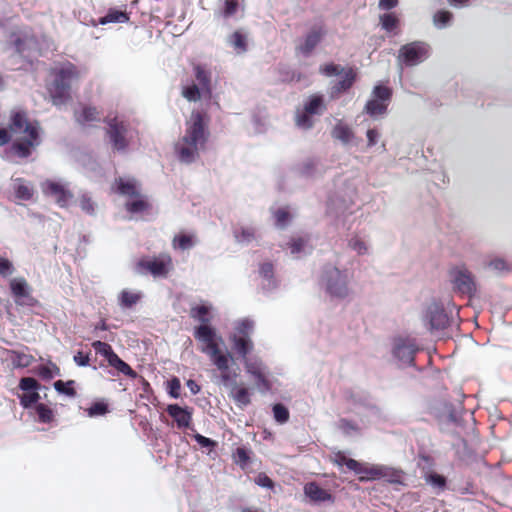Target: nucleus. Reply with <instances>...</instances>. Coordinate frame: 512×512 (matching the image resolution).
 <instances>
[{
  "mask_svg": "<svg viewBox=\"0 0 512 512\" xmlns=\"http://www.w3.org/2000/svg\"><path fill=\"white\" fill-rule=\"evenodd\" d=\"M275 223L279 227H284L292 218V214L287 207H279L273 211Z\"/></svg>",
  "mask_w": 512,
  "mask_h": 512,
  "instance_id": "obj_40",
  "label": "nucleus"
},
{
  "mask_svg": "<svg viewBox=\"0 0 512 512\" xmlns=\"http://www.w3.org/2000/svg\"><path fill=\"white\" fill-rule=\"evenodd\" d=\"M246 372L253 377L255 386L260 392H266L270 389L268 371L261 359L256 356H248L242 360Z\"/></svg>",
  "mask_w": 512,
  "mask_h": 512,
  "instance_id": "obj_11",
  "label": "nucleus"
},
{
  "mask_svg": "<svg viewBox=\"0 0 512 512\" xmlns=\"http://www.w3.org/2000/svg\"><path fill=\"white\" fill-rule=\"evenodd\" d=\"M331 135L346 147L356 146L359 142L353 128L343 121H339L335 124L331 131Z\"/></svg>",
  "mask_w": 512,
  "mask_h": 512,
  "instance_id": "obj_18",
  "label": "nucleus"
},
{
  "mask_svg": "<svg viewBox=\"0 0 512 512\" xmlns=\"http://www.w3.org/2000/svg\"><path fill=\"white\" fill-rule=\"evenodd\" d=\"M13 142V151L20 157L30 154L31 148L39 144V130L35 123L29 122L22 112H15L11 117L9 130L0 129V146Z\"/></svg>",
  "mask_w": 512,
  "mask_h": 512,
  "instance_id": "obj_3",
  "label": "nucleus"
},
{
  "mask_svg": "<svg viewBox=\"0 0 512 512\" xmlns=\"http://www.w3.org/2000/svg\"><path fill=\"white\" fill-rule=\"evenodd\" d=\"M234 460L238 465L245 468L249 461L248 451L244 448H237L234 453Z\"/></svg>",
  "mask_w": 512,
  "mask_h": 512,
  "instance_id": "obj_49",
  "label": "nucleus"
},
{
  "mask_svg": "<svg viewBox=\"0 0 512 512\" xmlns=\"http://www.w3.org/2000/svg\"><path fill=\"white\" fill-rule=\"evenodd\" d=\"M367 148L377 145L381 138V133L377 129H368L366 132Z\"/></svg>",
  "mask_w": 512,
  "mask_h": 512,
  "instance_id": "obj_51",
  "label": "nucleus"
},
{
  "mask_svg": "<svg viewBox=\"0 0 512 512\" xmlns=\"http://www.w3.org/2000/svg\"><path fill=\"white\" fill-rule=\"evenodd\" d=\"M429 56V46L424 42H412L404 45L399 51V61L408 66L422 63Z\"/></svg>",
  "mask_w": 512,
  "mask_h": 512,
  "instance_id": "obj_13",
  "label": "nucleus"
},
{
  "mask_svg": "<svg viewBox=\"0 0 512 512\" xmlns=\"http://www.w3.org/2000/svg\"><path fill=\"white\" fill-rule=\"evenodd\" d=\"M255 483L264 488H272L273 487V481L265 474H259L255 478Z\"/></svg>",
  "mask_w": 512,
  "mask_h": 512,
  "instance_id": "obj_57",
  "label": "nucleus"
},
{
  "mask_svg": "<svg viewBox=\"0 0 512 512\" xmlns=\"http://www.w3.org/2000/svg\"><path fill=\"white\" fill-rule=\"evenodd\" d=\"M209 117L205 112L193 111L185 122L184 134L174 143L175 158L182 164L199 160L209 140Z\"/></svg>",
  "mask_w": 512,
  "mask_h": 512,
  "instance_id": "obj_2",
  "label": "nucleus"
},
{
  "mask_svg": "<svg viewBox=\"0 0 512 512\" xmlns=\"http://www.w3.org/2000/svg\"><path fill=\"white\" fill-rule=\"evenodd\" d=\"M92 346L97 353L104 356L107 360L110 358V355L114 353L111 346L105 342L95 341Z\"/></svg>",
  "mask_w": 512,
  "mask_h": 512,
  "instance_id": "obj_47",
  "label": "nucleus"
},
{
  "mask_svg": "<svg viewBox=\"0 0 512 512\" xmlns=\"http://www.w3.org/2000/svg\"><path fill=\"white\" fill-rule=\"evenodd\" d=\"M232 362H233V360L229 363V372H230L231 376L233 377L232 381L228 382L227 384L225 382H223V383L225 386L234 385V387L231 389V396L233 397V399L236 401L237 404H239L241 406H245L250 403L249 391L244 386L235 385V380H236L238 374H237L236 370L231 369ZM221 379H223V378L221 377ZM222 381H224V380H222Z\"/></svg>",
  "mask_w": 512,
  "mask_h": 512,
  "instance_id": "obj_20",
  "label": "nucleus"
},
{
  "mask_svg": "<svg viewBox=\"0 0 512 512\" xmlns=\"http://www.w3.org/2000/svg\"><path fill=\"white\" fill-rule=\"evenodd\" d=\"M382 27L387 31H392L398 24V18L391 13L384 14L380 17Z\"/></svg>",
  "mask_w": 512,
  "mask_h": 512,
  "instance_id": "obj_45",
  "label": "nucleus"
},
{
  "mask_svg": "<svg viewBox=\"0 0 512 512\" xmlns=\"http://www.w3.org/2000/svg\"><path fill=\"white\" fill-rule=\"evenodd\" d=\"M451 19L452 14L449 11L442 10L434 14L433 23L437 28L442 29L450 23Z\"/></svg>",
  "mask_w": 512,
  "mask_h": 512,
  "instance_id": "obj_42",
  "label": "nucleus"
},
{
  "mask_svg": "<svg viewBox=\"0 0 512 512\" xmlns=\"http://www.w3.org/2000/svg\"><path fill=\"white\" fill-rule=\"evenodd\" d=\"M488 267L494 271L501 272L507 269V264L504 259L496 257L489 261Z\"/></svg>",
  "mask_w": 512,
  "mask_h": 512,
  "instance_id": "obj_56",
  "label": "nucleus"
},
{
  "mask_svg": "<svg viewBox=\"0 0 512 512\" xmlns=\"http://www.w3.org/2000/svg\"><path fill=\"white\" fill-rule=\"evenodd\" d=\"M182 96L189 102H197L202 98L210 97L211 94H203L202 88L194 82L187 83L182 87Z\"/></svg>",
  "mask_w": 512,
  "mask_h": 512,
  "instance_id": "obj_28",
  "label": "nucleus"
},
{
  "mask_svg": "<svg viewBox=\"0 0 512 512\" xmlns=\"http://www.w3.org/2000/svg\"><path fill=\"white\" fill-rule=\"evenodd\" d=\"M112 190L124 198V206L130 219L141 216L149 209V202L141 193L140 186L134 178L119 177L115 180Z\"/></svg>",
  "mask_w": 512,
  "mask_h": 512,
  "instance_id": "obj_6",
  "label": "nucleus"
},
{
  "mask_svg": "<svg viewBox=\"0 0 512 512\" xmlns=\"http://www.w3.org/2000/svg\"><path fill=\"white\" fill-rule=\"evenodd\" d=\"M259 275L262 278L261 287L264 291L269 292L277 287L274 279L273 265L271 263H263L259 268Z\"/></svg>",
  "mask_w": 512,
  "mask_h": 512,
  "instance_id": "obj_23",
  "label": "nucleus"
},
{
  "mask_svg": "<svg viewBox=\"0 0 512 512\" xmlns=\"http://www.w3.org/2000/svg\"><path fill=\"white\" fill-rule=\"evenodd\" d=\"M237 3L234 1H226L224 13L226 16H231L236 12Z\"/></svg>",
  "mask_w": 512,
  "mask_h": 512,
  "instance_id": "obj_62",
  "label": "nucleus"
},
{
  "mask_svg": "<svg viewBox=\"0 0 512 512\" xmlns=\"http://www.w3.org/2000/svg\"><path fill=\"white\" fill-rule=\"evenodd\" d=\"M228 44L233 48L236 54H243L248 49V37L245 33L236 31L229 36Z\"/></svg>",
  "mask_w": 512,
  "mask_h": 512,
  "instance_id": "obj_29",
  "label": "nucleus"
},
{
  "mask_svg": "<svg viewBox=\"0 0 512 512\" xmlns=\"http://www.w3.org/2000/svg\"><path fill=\"white\" fill-rule=\"evenodd\" d=\"M286 249L295 258H300L312 251V245L309 237H293L288 243Z\"/></svg>",
  "mask_w": 512,
  "mask_h": 512,
  "instance_id": "obj_21",
  "label": "nucleus"
},
{
  "mask_svg": "<svg viewBox=\"0 0 512 512\" xmlns=\"http://www.w3.org/2000/svg\"><path fill=\"white\" fill-rule=\"evenodd\" d=\"M10 289L15 298L21 299L29 295V285L24 278H14L10 281Z\"/></svg>",
  "mask_w": 512,
  "mask_h": 512,
  "instance_id": "obj_32",
  "label": "nucleus"
},
{
  "mask_svg": "<svg viewBox=\"0 0 512 512\" xmlns=\"http://www.w3.org/2000/svg\"><path fill=\"white\" fill-rule=\"evenodd\" d=\"M427 481L434 486L441 487L444 485V479L436 474H431L427 477Z\"/></svg>",
  "mask_w": 512,
  "mask_h": 512,
  "instance_id": "obj_61",
  "label": "nucleus"
},
{
  "mask_svg": "<svg viewBox=\"0 0 512 512\" xmlns=\"http://www.w3.org/2000/svg\"><path fill=\"white\" fill-rule=\"evenodd\" d=\"M36 411L40 421L46 423L52 420L53 414L51 409L48 407L44 405H38Z\"/></svg>",
  "mask_w": 512,
  "mask_h": 512,
  "instance_id": "obj_54",
  "label": "nucleus"
},
{
  "mask_svg": "<svg viewBox=\"0 0 512 512\" xmlns=\"http://www.w3.org/2000/svg\"><path fill=\"white\" fill-rule=\"evenodd\" d=\"M356 193V185L353 182L349 183L346 190L343 192V195H341V197L343 198V202L345 204L352 203L354 197L356 196Z\"/></svg>",
  "mask_w": 512,
  "mask_h": 512,
  "instance_id": "obj_53",
  "label": "nucleus"
},
{
  "mask_svg": "<svg viewBox=\"0 0 512 512\" xmlns=\"http://www.w3.org/2000/svg\"><path fill=\"white\" fill-rule=\"evenodd\" d=\"M349 247L358 255H367L369 253V241L360 235H356L349 240Z\"/></svg>",
  "mask_w": 512,
  "mask_h": 512,
  "instance_id": "obj_35",
  "label": "nucleus"
},
{
  "mask_svg": "<svg viewBox=\"0 0 512 512\" xmlns=\"http://www.w3.org/2000/svg\"><path fill=\"white\" fill-rule=\"evenodd\" d=\"M303 107L307 109L310 114L320 116L326 110V103L322 95L314 94L305 100Z\"/></svg>",
  "mask_w": 512,
  "mask_h": 512,
  "instance_id": "obj_25",
  "label": "nucleus"
},
{
  "mask_svg": "<svg viewBox=\"0 0 512 512\" xmlns=\"http://www.w3.org/2000/svg\"><path fill=\"white\" fill-rule=\"evenodd\" d=\"M14 266L7 258L0 257V275L8 277L14 273Z\"/></svg>",
  "mask_w": 512,
  "mask_h": 512,
  "instance_id": "obj_50",
  "label": "nucleus"
},
{
  "mask_svg": "<svg viewBox=\"0 0 512 512\" xmlns=\"http://www.w3.org/2000/svg\"><path fill=\"white\" fill-rule=\"evenodd\" d=\"M76 119L79 123L85 125L100 120V116L96 108L83 107L81 111L76 113Z\"/></svg>",
  "mask_w": 512,
  "mask_h": 512,
  "instance_id": "obj_34",
  "label": "nucleus"
},
{
  "mask_svg": "<svg viewBox=\"0 0 512 512\" xmlns=\"http://www.w3.org/2000/svg\"><path fill=\"white\" fill-rule=\"evenodd\" d=\"M42 192L53 199L60 207H67L73 202L74 195L68 184L62 180H46L41 183Z\"/></svg>",
  "mask_w": 512,
  "mask_h": 512,
  "instance_id": "obj_10",
  "label": "nucleus"
},
{
  "mask_svg": "<svg viewBox=\"0 0 512 512\" xmlns=\"http://www.w3.org/2000/svg\"><path fill=\"white\" fill-rule=\"evenodd\" d=\"M254 330V322L248 318L239 319L234 322L232 332L229 334V341L234 352L241 360L250 356L254 348L251 335Z\"/></svg>",
  "mask_w": 512,
  "mask_h": 512,
  "instance_id": "obj_7",
  "label": "nucleus"
},
{
  "mask_svg": "<svg viewBox=\"0 0 512 512\" xmlns=\"http://www.w3.org/2000/svg\"><path fill=\"white\" fill-rule=\"evenodd\" d=\"M336 462L339 466L345 465L349 470L354 471L359 475L361 480L375 479L382 475L380 468L362 464L356 460L347 458L344 455H338L336 457Z\"/></svg>",
  "mask_w": 512,
  "mask_h": 512,
  "instance_id": "obj_15",
  "label": "nucleus"
},
{
  "mask_svg": "<svg viewBox=\"0 0 512 512\" xmlns=\"http://www.w3.org/2000/svg\"><path fill=\"white\" fill-rule=\"evenodd\" d=\"M320 71L326 76L336 77V82L332 86V93H338L348 89L354 82L355 73L352 69H343L335 64H326Z\"/></svg>",
  "mask_w": 512,
  "mask_h": 512,
  "instance_id": "obj_12",
  "label": "nucleus"
},
{
  "mask_svg": "<svg viewBox=\"0 0 512 512\" xmlns=\"http://www.w3.org/2000/svg\"><path fill=\"white\" fill-rule=\"evenodd\" d=\"M194 75L197 81L196 84L202 88V93L211 94V72L201 65H196L194 67Z\"/></svg>",
  "mask_w": 512,
  "mask_h": 512,
  "instance_id": "obj_24",
  "label": "nucleus"
},
{
  "mask_svg": "<svg viewBox=\"0 0 512 512\" xmlns=\"http://www.w3.org/2000/svg\"><path fill=\"white\" fill-rule=\"evenodd\" d=\"M274 418L277 422L283 424L289 419V411L282 404H276L273 407Z\"/></svg>",
  "mask_w": 512,
  "mask_h": 512,
  "instance_id": "obj_44",
  "label": "nucleus"
},
{
  "mask_svg": "<svg viewBox=\"0 0 512 512\" xmlns=\"http://www.w3.org/2000/svg\"><path fill=\"white\" fill-rule=\"evenodd\" d=\"M142 297L140 291L124 289L119 295L120 305L129 308L135 305Z\"/></svg>",
  "mask_w": 512,
  "mask_h": 512,
  "instance_id": "obj_36",
  "label": "nucleus"
},
{
  "mask_svg": "<svg viewBox=\"0 0 512 512\" xmlns=\"http://www.w3.org/2000/svg\"><path fill=\"white\" fill-rule=\"evenodd\" d=\"M315 117L314 114H310L304 107L299 108L295 113V124L302 130H308L313 127Z\"/></svg>",
  "mask_w": 512,
  "mask_h": 512,
  "instance_id": "obj_30",
  "label": "nucleus"
},
{
  "mask_svg": "<svg viewBox=\"0 0 512 512\" xmlns=\"http://www.w3.org/2000/svg\"><path fill=\"white\" fill-rule=\"evenodd\" d=\"M167 412L176 421L179 428L189 427L191 412L188 409L172 404L167 407Z\"/></svg>",
  "mask_w": 512,
  "mask_h": 512,
  "instance_id": "obj_22",
  "label": "nucleus"
},
{
  "mask_svg": "<svg viewBox=\"0 0 512 512\" xmlns=\"http://www.w3.org/2000/svg\"><path fill=\"white\" fill-rule=\"evenodd\" d=\"M305 495L313 502H324L331 498V495L317 484L311 482L304 486Z\"/></svg>",
  "mask_w": 512,
  "mask_h": 512,
  "instance_id": "obj_26",
  "label": "nucleus"
},
{
  "mask_svg": "<svg viewBox=\"0 0 512 512\" xmlns=\"http://www.w3.org/2000/svg\"><path fill=\"white\" fill-rule=\"evenodd\" d=\"M15 46L16 50L21 54H24L26 51L39 50L41 52L43 50L42 45L28 34H25L23 38L17 37L15 39Z\"/></svg>",
  "mask_w": 512,
  "mask_h": 512,
  "instance_id": "obj_27",
  "label": "nucleus"
},
{
  "mask_svg": "<svg viewBox=\"0 0 512 512\" xmlns=\"http://www.w3.org/2000/svg\"><path fill=\"white\" fill-rule=\"evenodd\" d=\"M341 428L349 435L352 434L353 431H356V427L346 420L341 421Z\"/></svg>",
  "mask_w": 512,
  "mask_h": 512,
  "instance_id": "obj_64",
  "label": "nucleus"
},
{
  "mask_svg": "<svg viewBox=\"0 0 512 512\" xmlns=\"http://www.w3.org/2000/svg\"><path fill=\"white\" fill-rule=\"evenodd\" d=\"M424 321L427 328L434 332L444 330L449 325L450 318L439 305L432 304L428 307Z\"/></svg>",
  "mask_w": 512,
  "mask_h": 512,
  "instance_id": "obj_16",
  "label": "nucleus"
},
{
  "mask_svg": "<svg viewBox=\"0 0 512 512\" xmlns=\"http://www.w3.org/2000/svg\"><path fill=\"white\" fill-rule=\"evenodd\" d=\"M390 96L391 92L387 87L376 86L365 106L366 112L375 118L385 114Z\"/></svg>",
  "mask_w": 512,
  "mask_h": 512,
  "instance_id": "obj_14",
  "label": "nucleus"
},
{
  "mask_svg": "<svg viewBox=\"0 0 512 512\" xmlns=\"http://www.w3.org/2000/svg\"><path fill=\"white\" fill-rule=\"evenodd\" d=\"M416 352V346L410 339L397 338L393 345V354L404 364H411Z\"/></svg>",
  "mask_w": 512,
  "mask_h": 512,
  "instance_id": "obj_17",
  "label": "nucleus"
},
{
  "mask_svg": "<svg viewBox=\"0 0 512 512\" xmlns=\"http://www.w3.org/2000/svg\"><path fill=\"white\" fill-rule=\"evenodd\" d=\"M107 361L110 366L116 368L121 373L125 375L132 374V369L130 368V366L124 361H122L117 354L113 353L112 355H110V358Z\"/></svg>",
  "mask_w": 512,
  "mask_h": 512,
  "instance_id": "obj_41",
  "label": "nucleus"
},
{
  "mask_svg": "<svg viewBox=\"0 0 512 512\" xmlns=\"http://www.w3.org/2000/svg\"><path fill=\"white\" fill-rule=\"evenodd\" d=\"M13 189L16 197L20 200H30L34 195L33 186L22 179H16L14 181Z\"/></svg>",
  "mask_w": 512,
  "mask_h": 512,
  "instance_id": "obj_31",
  "label": "nucleus"
},
{
  "mask_svg": "<svg viewBox=\"0 0 512 512\" xmlns=\"http://www.w3.org/2000/svg\"><path fill=\"white\" fill-rule=\"evenodd\" d=\"M74 361L76 362L77 365L79 366H87L89 364V356L88 355H85L83 354L82 352H78L75 356H74Z\"/></svg>",
  "mask_w": 512,
  "mask_h": 512,
  "instance_id": "obj_60",
  "label": "nucleus"
},
{
  "mask_svg": "<svg viewBox=\"0 0 512 512\" xmlns=\"http://www.w3.org/2000/svg\"><path fill=\"white\" fill-rule=\"evenodd\" d=\"M54 387L58 392L65 393L67 395H74V390L72 388H68L67 384L63 381L59 380L54 383Z\"/></svg>",
  "mask_w": 512,
  "mask_h": 512,
  "instance_id": "obj_58",
  "label": "nucleus"
},
{
  "mask_svg": "<svg viewBox=\"0 0 512 512\" xmlns=\"http://www.w3.org/2000/svg\"><path fill=\"white\" fill-rule=\"evenodd\" d=\"M107 135L114 150H126L130 141V130L127 122L117 117L110 119L108 121Z\"/></svg>",
  "mask_w": 512,
  "mask_h": 512,
  "instance_id": "obj_9",
  "label": "nucleus"
},
{
  "mask_svg": "<svg viewBox=\"0 0 512 512\" xmlns=\"http://www.w3.org/2000/svg\"><path fill=\"white\" fill-rule=\"evenodd\" d=\"M195 439L203 447H210L214 445V442L211 439L200 434L195 435Z\"/></svg>",
  "mask_w": 512,
  "mask_h": 512,
  "instance_id": "obj_63",
  "label": "nucleus"
},
{
  "mask_svg": "<svg viewBox=\"0 0 512 512\" xmlns=\"http://www.w3.org/2000/svg\"><path fill=\"white\" fill-rule=\"evenodd\" d=\"M317 166V162L315 160L309 159L303 163V173L306 175H312L314 169Z\"/></svg>",
  "mask_w": 512,
  "mask_h": 512,
  "instance_id": "obj_59",
  "label": "nucleus"
},
{
  "mask_svg": "<svg viewBox=\"0 0 512 512\" xmlns=\"http://www.w3.org/2000/svg\"><path fill=\"white\" fill-rule=\"evenodd\" d=\"M48 94L53 105L61 108L72 100V88L78 80V73L71 63L55 67L50 74Z\"/></svg>",
  "mask_w": 512,
  "mask_h": 512,
  "instance_id": "obj_5",
  "label": "nucleus"
},
{
  "mask_svg": "<svg viewBox=\"0 0 512 512\" xmlns=\"http://www.w3.org/2000/svg\"><path fill=\"white\" fill-rule=\"evenodd\" d=\"M320 40V34L318 32H311L307 35V37L304 40V43L300 45V50H302L305 53L310 52L319 42Z\"/></svg>",
  "mask_w": 512,
  "mask_h": 512,
  "instance_id": "obj_43",
  "label": "nucleus"
},
{
  "mask_svg": "<svg viewBox=\"0 0 512 512\" xmlns=\"http://www.w3.org/2000/svg\"><path fill=\"white\" fill-rule=\"evenodd\" d=\"M129 20L126 12L111 9L108 13L99 19V24L105 25L108 23H125Z\"/></svg>",
  "mask_w": 512,
  "mask_h": 512,
  "instance_id": "obj_37",
  "label": "nucleus"
},
{
  "mask_svg": "<svg viewBox=\"0 0 512 512\" xmlns=\"http://www.w3.org/2000/svg\"><path fill=\"white\" fill-rule=\"evenodd\" d=\"M20 388L21 390H23V394L21 395L20 398L21 404L24 407H29L39 400L40 396L37 391L39 388V384L34 378H22L20 381Z\"/></svg>",
  "mask_w": 512,
  "mask_h": 512,
  "instance_id": "obj_19",
  "label": "nucleus"
},
{
  "mask_svg": "<svg viewBox=\"0 0 512 512\" xmlns=\"http://www.w3.org/2000/svg\"><path fill=\"white\" fill-rule=\"evenodd\" d=\"M196 243V239L193 235L188 234H180L176 236L173 240L174 248H179L181 250H187L192 248Z\"/></svg>",
  "mask_w": 512,
  "mask_h": 512,
  "instance_id": "obj_39",
  "label": "nucleus"
},
{
  "mask_svg": "<svg viewBox=\"0 0 512 512\" xmlns=\"http://www.w3.org/2000/svg\"><path fill=\"white\" fill-rule=\"evenodd\" d=\"M32 357L26 354H15L12 358L13 365L16 367H27L30 365Z\"/></svg>",
  "mask_w": 512,
  "mask_h": 512,
  "instance_id": "obj_52",
  "label": "nucleus"
},
{
  "mask_svg": "<svg viewBox=\"0 0 512 512\" xmlns=\"http://www.w3.org/2000/svg\"><path fill=\"white\" fill-rule=\"evenodd\" d=\"M212 310L213 307L208 303H201L192 308V316L201 322L194 330V337L198 342L199 351L209 358L227 384L233 378L229 372L232 354L226 349L224 339L217 329L210 325Z\"/></svg>",
  "mask_w": 512,
  "mask_h": 512,
  "instance_id": "obj_1",
  "label": "nucleus"
},
{
  "mask_svg": "<svg viewBox=\"0 0 512 512\" xmlns=\"http://www.w3.org/2000/svg\"><path fill=\"white\" fill-rule=\"evenodd\" d=\"M234 236L237 242L241 244H248L255 240V229L252 227L241 226L234 231Z\"/></svg>",
  "mask_w": 512,
  "mask_h": 512,
  "instance_id": "obj_38",
  "label": "nucleus"
},
{
  "mask_svg": "<svg viewBox=\"0 0 512 512\" xmlns=\"http://www.w3.org/2000/svg\"><path fill=\"white\" fill-rule=\"evenodd\" d=\"M353 278L354 272L351 264L338 258L335 262L323 266L319 283L331 298L345 299L352 292Z\"/></svg>",
  "mask_w": 512,
  "mask_h": 512,
  "instance_id": "obj_4",
  "label": "nucleus"
},
{
  "mask_svg": "<svg viewBox=\"0 0 512 512\" xmlns=\"http://www.w3.org/2000/svg\"><path fill=\"white\" fill-rule=\"evenodd\" d=\"M79 203H80L81 209L85 213L93 214L95 212L96 203L94 201H92V199L87 194H84L81 196Z\"/></svg>",
  "mask_w": 512,
  "mask_h": 512,
  "instance_id": "obj_48",
  "label": "nucleus"
},
{
  "mask_svg": "<svg viewBox=\"0 0 512 512\" xmlns=\"http://www.w3.org/2000/svg\"><path fill=\"white\" fill-rule=\"evenodd\" d=\"M455 283L462 292H471L474 283L471 274L466 270H459L455 276Z\"/></svg>",
  "mask_w": 512,
  "mask_h": 512,
  "instance_id": "obj_33",
  "label": "nucleus"
},
{
  "mask_svg": "<svg viewBox=\"0 0 512 512\" xmlns=\"http://www.w3.org/2000/svg\"><path fill=\"white\" fill-rule=\"evenodd\" d=\"M173 270V262L169 255L141 259L136 265L139 274L150 273L154 277H166Z\"/></svg>",
  "mask_w": 512,
  "mask_h": 512,
  "instance_id": "obj_8",
  "label": "nucleus"
},
{
  "mask_svg": "<svg viewBox=\"0 0 512 512\" xmlns=\"http://www.w3.org/2000/svg\"><path fill=\"white\" fill-rule=\"evenodd\" d=\"M181 388V383L178 378H173L168 382V392L171 397L178 398L179 397V391Z\"/></svg>",
  "mask_w": 512,
  "mask_h": 512,
  "instance_id": "obj_55",
  "label": "nucleus"
},
{
  "mask_svg": "<svg viewBox=\"0 0 512 512\" xmlns=\"http://www.w3.org/2000/svg\"><path fill=\"white\" fill-rule=\"evenodd\" d=\"M89 417L102 416L108 412V407L104 402L94 403L87 410Z\"/></svg>",
  "mask_w": 512,
  "mask_h": 512,
  "instance_id": "obj_46",
  "label": "nucleus"
}]
</instances>
